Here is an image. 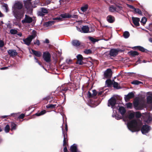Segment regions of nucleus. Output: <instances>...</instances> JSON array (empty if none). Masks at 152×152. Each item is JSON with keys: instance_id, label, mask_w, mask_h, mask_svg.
<instances>
[{"instance_id": "obj_21", "label": "nucleus", "mask_w": 152, "mask_h": 152, "mask_svg": "<svg viewBox=\"0 0 152 152\" xmlns=\"http://www.w3.org/2000/svg\"><path fill=\"white\" fill-rule=\"evenodd\" d=\"M31 51L33 54L37 57H39L42 56V53L40 51H36L33 49L31 50Z\"/></svg>"}, {"instance_id": "obj_36", "label": "nucleus", "mask_w": 152, "mask_h": 152, "mask_svg": "<svg viewBox=\"0 0 152 152\" xmlns=\"http://www.w3.org/2000/svg\"><path fill=\"white\" fill-rule=\"evenodd\" d=\"M56 106V104H48L46 105V107L48 108H55Z\"/></svg>"}, {"instance_id": "obj_50", "label": "nucleus", "mask_w": 152, "mask_h": 152, "mask_svg": "<svg viewBox=\"0 0 152 152\" xmlns=\"http://www.w3.org/2000/svg\"><path fill=\"white\" fill-rule=\"evenodd\" d=\"M66 63L69 64H72V60L70 59H67L66 61Z\"/></svg>"}, {"instance_id": "obj_62", "label": "nucleus", "mask_w": 152, "mask_h": 152, "mask_svg": "<svg viewBox=\"0 0 152 152\" xmlns=\"http://www.w3.org/2000/svg\"><path fill=\"white\" fill-rule=\"evenodd\" d=\"M45 42L46 43H48L49 42V41L48 39H46L45 40Z\"/></svg>"}, {"instance_id": "obj_17", "label": "nucleus", "mask_w": 152, "mask_h": 152, "mask_svg": "<svg viewBox=\"0 0 152 152\" xmlns=\"http://www.w3.org/2000/svg\"><path fill=\"white\" fill-rule=\"evenodd\" d=\"M70 150L72 152H81L77 149V145L74 144L70 147Z\"/></svg>"}, {"instance_id": "obj_15", "label": "nucleus", "mask_w": 152, "mask_h": 152, "mask_svg": "<svg viewBox=\"0 0 152 152\" xmlns=\"http://www.w3.org/2000/svg\"><path fill=\"white\" fill-rule=\"evenodd\" d=\"M132 20L134 24L137 26H139V21H140V19L138 18H135L132 17Z\"/></svg>"}, {"instance_id": "obj_49", "label": "nucleus", "mask_w": 152, "mask_h": 152, "mask_svg": "<svg viewBox=\"0 0 152 152\" xmlns=\"http://www.w3.org/2000/svg\"><path fill=\"white\" fill-rule=\"evenodd\" d=\"M97 92L96 90H93V93H92V97H94L96 96V95L97 94Z\"/></svg>"}, {"instance_id": "obj_12", "label": "nucleus", "mask_w": 152, "mask_h": 152, "mask_svg": "<svg viewBox=\"0 0 152 152\" xmlns=\"http://www.w3.org/2000/svg\"><path fill=\"white\" fill-rule=\"evenodd\" d=\"M145 121L147 123L150 122L152 120V114L150 113H146L145 115Z\"/></svg>"}, {"instance_id": "obj_61", "label": "nucleus", "mask_w": 152, "mask_h": 152, "mask_svg": "<svg viewBox=\"0 0 152 152\" xmlns=\"http://www.w3.org/2000/svg\"><path fill=\"white\" fill-rule=\"evenodd\" d=\"M8 68V67H3L1 68V70H4L5 69H7Z\"/></svg>"}, {"instance_id": "obj_47", "label": "nucleus", "mask_w": 152, "mask_h": 152, "mask_svg": "<svg viewBox=\"0 0 152 152\" xmlns=\"http://www.w3.org/2000/svg\"><path fill=\"white\" fill-rule=\"evenodd\" d=\"M89 39L92 42H95L96 41V39L94 38H93L90 37H89Z\"/></svg>"}, {"instance_id": "obj_1", "label": "nucleus", "mask_w": 152, "mask_h": 152, "mask_svg": "<svg viewBox=\"0 0 152 152\" xmlns=\"http://www.w3.org/2000/svg\"><path fill=\"white\" fill-rule=\"evenodd\" d=\"M134 116L135 112H132L129 113L124 119L125 121L127 122V126L128 129L132 132L139 131L142 125L141 121L137 119L131 120Z\"/></svg>"}, {"instance_id": "obj_46", "label": "nucleus", "mask_w": 152, "mask_h": 152, "mask_svg": "<svg viewBox=\"0 0 152 152\" xmlns=\"http://www.w3.org/2000/svg\"><path fill=\"white\" fill-rule=\"evenodd\" d=\"M77 60H83V57L80 54H79L77 55Z\"/></svg>"}, {"instance_id": "obj_22", "label": "nucleus", "mask_w": 152, "mask_h": 152, "mask_svg": "<svg viewBox=\"0 0 152 152\" xmlns=\"http://www.w3.org/2000/svg\"><path fill=\"white\" fill-rule=\"evenodd\" d=\"M118 107H119L118 109L119 111L122 115H123L126 112L125 108L124 107H120L119 106H118Z\"/></svg>"}, {"instance_id": "obj_32", "label": "nucleus", "mask_w": 152, "mask_h": 152, "mask_svg": "<svg viewBox=\"0 0 152 152\" xmlns=\"http://www.w3.org/2000/svg\"><path fill=\"white\" fill-rule=\"evenodd\" d=\"M109 10L110 12H114L116 11V7L112 5L109 7Z\"/></svg>"}, {"instance_id": "obj_26", "label": "nucleus", "mask_w": 152, "mask_h": 152, "mask_svg": "<svg viewBox=\"0 0 152 152\" xmlns=\"http://www.w3.org/2000/svg\"><path fill=\"white\" fill-rule=\"evenodd\" d=\"M62 133L64 135V140H63V145H66V142L67 140L66 138L65 134H64V129L62 127Z\"/></svg>"}, {"instance_id": "obj_63", "label": "nucleus", "mask_w": 152, "mask_h": 152, "mask_svg": "<svg viewBox=\"0 0 152 152\" xmlns=\"http://www.w3.org/2000/svg\"><path fill=\"white\" fill-rule=\"evenodd\" d=\"M17 34L20 37H21L22 35V34L21 33H19Z\"/></svg>"}, {"instance_id": "obj_38", "label": "nucleus", "mask_w": 152, "mask_h": 152, "mask_svg": "<svg viewBox=\"0 0 152 152\" xmlns=\"http://www.w3.org/2000/svg\"><path fill=\"white\" fill-rule=\"evenodd\" d=\"M10 32L11 34H15L17 33L18 31L15 29H11L10 30Z\"/></svg>"}, {"instance_id": "obj_30", "label": "nucleus", "mask_w": 152, "mask_h": 152, "mask_svg": "<svg viewBox=\"0 0 152 152\" xmlns=\"http://www.w3.org/2000/svg\"><path fill=\"white\" fill-rule=\"evenodd\" d=\"M123 35L125 38L126 39L129 37L130 34L128 31H125L124 32Z\"/></svg>"}, {"instance_id": "obj_6", "label": "nucleus", "mask_w": 152, "mask_h": 152, "mask_svg": "<svg viewBox=\"0 0 152 152\" xmlns=\"http://www.w3.org/2000/svg\"><path fill=\"white\" fill-rule=\"evenodd\" d=\"M77 30L79 31L82 33H87L93 31L94 30L90 31L88 27L86 26H83L81 28L76 26Z\"/></svg>"}, {"instance_id": "obj_23", "label": "nucleus", "mask_w": 152, "mask_h": 152, "mask_svg": "<svg viewBox=\"0 0 152 152\" xmlns=\"http://www.w3.org/2000/svg\"><path fill=\"white\" fill-rule=\"evenodd\" d=\"M72 44L73 46L77 47L80 45V42L77 40H74L72 41Z\"/></svg>"}, {"instance_id": "obj_44", "label": "nucleus", "mask_w": 152, "mask_h": 152, "mask_svg": "<svg viewBox=\"0 0 152 152\" xmlns=\"http://www.w3.org/2000/svg\"><path fill=\"white\" fill-rule=\"evenodd\" d=\"M136 116L137 118H140L141 116L140 113L139 112H136L135 113V116Z\"/></svg>"}, {"instance_id": "obj_24", "label": "nucleus", "mask_w": 152, "mask_h": 152, "mask_svg": "<svg viewBox=\"0 0 152 152\" xmlns=\"http://www.w3.org/2000/svg\"><path fill=\"white\" fill-rule=\"evenodd\" d=\"M114 80H111L110 79H108L106 81V83L108 86H110L112 85H113Z\"/></svg>"}, {"instance_id": "obj_14", "label": "nucleus", "mask_w": 152, "mask_h": 152, "mask_svg": "<svg viewBox=\"0 0 152 152\" xmlns=\"http://www.w3.org/2000/svg\"><path fill=\"white\" fill-rule=\"evenodd\" d=\"M134 96V93L133 92L129 93L127 95L125 96V99L126 101H128L129 99H131Z\"/></svg>"}, {"instance_id": "obj_34", "label": "nucleus", "mask_w": 152, "mask_h": 152, "mask_svg": "<svg viewBox=\"0 0 152 152\" xmlns=\"http://www.w3.org/2000/svg\"><path fill=\"white\" fill-rule=\"evenodd\" d=\"M46 112V111L44 110L39 113H36L35 115L37 116H39L45 114Z\"/></svg>"}, {"instance_id": "obj_43", "label": "nucleus", "mask_w": 152, "mask_h": 152, "mask_svg": "<svg viewBox=\"0 0 152 152\" xmlns=\"http://www.w3.org/2000/svg\"><path fill=\"white\" fill-rule=\"evenodd\" d=\"M126 106L127 108L131 109L132 107V103H128L126 104Z\"/></svg>"}, {"instance_id": "obj_60", "label": "nucleus", "mask_w": 152, "mask_h": 152, "mask_svg": "<svg viewBox=\"0 0 152 152\" xmlns=\"http://www.w3.org/2000/svg\"><path fill=\"white\" fill-rule=\"evenodd\" d=\"M64 152H67V149L66 147H65L64 149Z\"/></svg>"}, {"instance_id": "obj_2", "label": "nucleus", "mask_w": 152, "mask_h": 152, "mask_svg": "<svg viewBox=\"0 0 152 152\" xmlns=\"http://www.w3.org/2000/svg\"><path fill=\"white\" fill-rule=\"evenodd\" d=\"M23 6L22 4L19 1L15 2L14 4L13 13L15 18L17 19L20 20L24 16L25 12Z\"/></svg>"}, {"instance_id": "obj_56", "label": "nucleus", "mask_w": 152, "mask_h": 152, "mask_svg": "<svg viewBox=\"0 0 152 152\" xmlns=\"http://www.w3.org/2000/svg\"><path fill=\"white\" fill-rule=\"evenodd\" d=\"M88 96L89 97L92 96V94L91 92L88 91L87 94Z\"/></svg>"}, {"instance_id": "obj_7", "label": "nucleus", "mask_w": 152, "mask_h": 152, "mask_svg": "<svg viewBox=\"0 0 152 152\" xmlns=\"http://www.w3.org/2000/svg\"><path fill=\"white\" fill-rule=\"evenodd\" d=\"M32 21L33 19L31 17L26 15L24 19L22 20L21 22L23 24L25 23H30L32 22Z\"/></svg>"}, {"instance_id": "obj_58", "label": "nucleus", "mask_w": 152, "mask_h": 152, "mask_svg": "<svg viewBox=\"0 0 152 152\" xmlns=\"http://www.w3.org/2000/svg\"><path fill=\"white\" fill-rule=\"evenodd\" d=\"M117 115H115V119H117V120H119V119H121V118L120 117H118L117 116Z\"/></svg>"}, {"instance_id": "obj_16", "label": "nucleus", "mask_w": 152, "mask_h": 152, "mask_svg": "<svg viewBox=\"0 0 152 152\" xmlns=\"http://www.w3.org/2000/svg\"><path fill=\"white\" fill-rule=\"evenodd\" d=\"M118 50L115 49H112L110 52V55L112 56H116L118 53Z\"/></svg>"}, {"instance_id": "obj_28", "label": "nucleus", "mask_w": 152, "mask_h": 152, "mask_svg": "<svg viewBox=\"0 0 152 152\" xmlns=\"http://www.w3.org/2000/svg\"><path fill=\"white\" fill-rule=\"evenodd\" d=\"M88 4H85L81 8V10L83 12H86L88 9Z\"/></svg>"}, {"instance_id": "obj_64", "label": "nucleus", "mask_w": 152, "mask_h": 152, "mask_svg": "<svg viewBox=\"0 0 152 152\" xmlns=\"http://www.w3.org/2000/svg\"><path fill=\"white\" fill-rule=\"evenodd\" d=\"M4 16V15L3 14H2L1 11H0V17H3Z\"/></svg>"}, {"instance_id": "obj_13", "label": "nucleus", "mask_w": 152, "mask_h": 152, "mask_svg": "<svg viewBox=\"0 0 152 152\" xmlns=\"http://www.w3.org/2000/svg\"><path fill=\"white\" fill-rule=\"evenodd\" d=\"M112 72L110 69H107L104 73V77L106 78H110L111 77Z\"/></svg>"}, {"instance_id": "obj_25", "label": "nucleus", "mask_w": 152, "mask_h": 152, "mask_svg": "<svg viewBox=\"0 0 152 152\" xmlns=\"http://www.w3.org/2000/svg\"><path fill=\"white\" fill-rule=\"evenodd\" d=\"M61 16L63 18H71L72 15L68 13L61 14Z\"/></svg>"}, {"instance_id": "obj_27", "label": "nucleus", "mask_w": 152, "mask_h": 152, "mask_svg": "<svg viewBox=\"0 0 152 152\" xmlns=\"http://www.w3.org/2000/svg\"><path fill=\"white\" fill-rule=\"evenodd\" d=\"M136 49L139 50L140 51L143 52H146L147 50L143 47L140 46H137L135 47Z\"/></svg>"}, {"instance_id": "obj_11", "label": "nucleus", "mask_w": 152, "mask_h": 152, "mask_svg": "<svg viewBox=\"0 0 152 152\" xmlns=\"http://www.w3.org/2000/svg\"><path fill=\"white\" fill-rule=\"evenodd\" d=\"M48 10L46 8H41V11L38 12L37 14L39 16H43L45 15V14L48 13Z\"/></svg>"}, {"instance_id": "obj_57", "label": "nucleus", "mask_w": 152, "mask_h": 152, "mask_svg": "<svg viewBox=\"0 0 152 152\" xmlns=\"http://www.w3.org/2000/svg\"><path fill=\"white\" fill-rule=\"evenodd\" d=\"M71 18H78V16L77 15H73L72 16Z\"/></svg>"}, {"instance_id": "obj_42", "label": "nucleus", "mask_w": 152, "mask_h": 152, "mask_svg": "<svg viewBox=\"0 0 152 152\" xmlns=\"http://www.w3.org/2000/svg\"><path fill=\"white\" fill-rule=\"evenodd\" d=\"M147 21V19L145 17H143L141 20V22L143 24H145Z\"/></svg>"}, {"instance_id": "obj_9", "label": "nucleus", "mask_w": 152, "mask_h": 152, "mask_svg": "<svg viewBox=\"0 0 152 152\" xmlns=\"http://www.w3.org/2000/svg\"><path fill=\"white\" fill-rule=\"evenodd\" d=\"M148 94L149 95L147 97V103L148 104H150L151 105L150 107L151 110L152 109V93L151 92H149L148 93Z\"/></svg>"}, {"instance_id": "obj_5", "label": "nucleus", "mask_w": 152, "mask_h": 152, "mask_svg": "<svg viewBox=\"0 0 152 152\" xmlns=\"http://www.w3.org/2000/svg\"><path fill=\"white\" fill-rule=\"evenodd\" d=\"M116 98L115 97H111L108 100V106L111 107L113 109L115 108V105L117 104H116Z\"/></svg>"}, {"instance_id": "obj_53", "label": "nucleus", "mask_w": 152, "mask_h": 152, "mask_svg": "<svg viewBox=\"0 0 152 152\" xmlns=\"http://www.w3.org/2000/svg\"><path fill=\"white\" fill-rule=\"evenodd\" d=\"M3 7L5 8L6 12H7L8 10V6L7 4H5L3 6Z\"/></svg>"}, {"instance_id": "obj_51", "label": "nucleus", "mask_w": 152, "mask_h": 152, "mask_svg": "<svg viewBox=\"0 0 152 152\" xmlns=\"http://www.w3.org/2000/svg\"><path fill=\"white\" fill-rule=\"evenodd\" d=\"M91 52V51L90 50H87L84 51V53L86 54L90 53Z\"/></svg>"}, {"instance_id": "obj_10", "label": "nucleus", "mask_w": 152, "mask_h": 152, "mask_svg": "<svg viewBox=\"0 0 152 152\" xmlns=\"http://www.w3.org/2000/svg\"><path fill=\"white\" fill-rule=\"evenodd\" d=\"M150 127L145 125H143L141 129V131L143 134H145L147 133L150 130Z\"/></svg>"}, {"instance_id": "obj_55", "label": "nucleus", "mask_w": 152, "mask_h": 152, "mask_svg": "<svg viewBox=\"0 0 152 152\" xmlns=\"http://www.w3.org/2000/svg\"><path fill=\"white\" fill-rule=\"evenodd\" d=\"M4 45V43L2 41H0V47H2Z\"/></svg>"}, {"instance_id": "obj_40", "label": "nucleus", "mask_w": 152, "mask_h": 152, "mask_svg": "<svg viewBox=\"0 0 152 152\" xmlns=\"http://www.w3.org/2000/svg\"><path fill=\"white\" fill-rule=\"evenodd\" d=\"M122 7L120 6H117L116 7L115 12H119L122 10Z\"/></svg>"}, {"instance_id": "obj_41", "label": "nucleus", "mask_w": 152, "mask_h": 152, "mask_svg": "<svg viewBox=\"0 0 152 152\" xmlns=\"http://www.w3.org/2000/svg\"><path fill=\"white\" fill-rule=\"evenodd\" d=\"M10 129V126L9 125L7 124L5 128V131L6 132H9Z\"/></svg>"}, {"instance_id": "obj_45", "label": "nucleus", "mask_w": 152, "mask_h": 152, "mask_svg": "<svg viewBox=\"0 0 152 152\" xmlns=\"http://www.w3.org/2000/svg\"><path fill=\"white\" fill-rule=\"evenodd\" d=\"M34 45L39 46L40 45V42L39 40L37 39L34 42Z\"/></svg>"}, {"instance_id": "obj_8", "label": "nucleus", "mask_w": 152, "mask_h": 152, "mask_svg": "<svg viewBox=\"0 0 152 152\" xmlns=\"http://www.w3.org/2000/svg\"><path fill=\"white\" fill-rule=\"evenodd\" d=\"M43 58L44 60L47 62H50L51 61V56L49 52H44L43 53Z\"/></svg>"}, {"instance_id": "obj_52", "label": "nucleus", "mask_w": 152, "mask_h": 152, "mask_svg": "<svg viewBox=\"0 0 152 152\" xmlns=\"http://www.w3.org/2000/svg\"><path fill=\"white\" fill-rule=\"evenodd\" d=\"M127 7H128L130 8V9H133L134 10L135 9V8H134L133 6H132L131 5H129L128 4H127Z\"/></svg>"}, {"instance_id": "obj_20", "label": "nucleus", "mask_w": 152, "mask_h": 152, "mask_svg": "<svg viewBox=\"0 0 152 152\" xmlns=\"http://www.w3.org/2000/svg\"><path fill=\"white\" fill-rule=\"evenodd\" d=\"M9 54L11 56L17 55V53L15 50H9L8 51Z\"/></svg>"}, {"instance_id": "obj_19", "label": "nucleus", "mask_w": 152, "mask_h": 152, "mask_svg": "<svg viewBox=\"0 0 152 152\" xmlns=\"http://www.w3.org/2000/svg\"><path fill=\"white\" fill-rule=\"evenodd\" d=\"M24 5L26 8L27 9H30L32 7L30 1H25L24 2Z\"/></svg>"}, {"instance_id": "obj_54", "label": "nucleus", "mask_w": 152, "mask_h": 152, "mask_svg": "<svg viewBox=\"0 0 152 152\" xmlns=\"http://www.w3.org/2000/svg\"><path fill=\"white\" fill-rule=\"evenodd\" d=\"M25 116V115L23 114H21L20 116H19L18 118H23Z\"/></svg>"}, {"instance_id": "obj_3", "label": "nucleus", "mask_w": 152, "mask_h": 152, "mask_svg": "<svg viewBox=\"0 0 152 152\" xmlns=\"http://www.w3.org/2000/svg\"><path fill=\"white\" fill-rule=\"evenodd\" d=\"M133 105L134 108L136 110H142L145 107V101L141 102L140 101V98H136L134 102Z\"/></svg>"}, {"instance_id": "obj_37", "label": "nucleus", "mask_w": 152, "mask_h": 152, "mask_svg": "<svg viewBox=\"0 0 152 152\" xmlns=\"http://www.w3.org/2000/svg\"><path fill=\"white\" fill-rule=\"evenodd\" d=\"M134 10L136 13H138L140 15H142V13L141 11L139 9H136L135 8Z\"/></svg>"}, {"instance_id": "obj_39", "label": "nucleus", "mask_w": 152, "mask_h": 152, "mask_svg": "<svg viewBox=\"0 0 152 152\" xmlns=\"http://www.w3.org/2000/svg\"><path fill=\"white\" fill-rule=\"evenodd\" d=\"M131 55L133 56H137L138 55V53L136 51H132L130 52Z\"/></svg>"}, {"instance_id": "obj_31", "label": "nucleus", "mask_w": 152, "mask_h": 152, "mask_svg": "<svg viewBox=\"0 0 152 152\" xmlns=\"http://www.w3.org/2000/svg\"><path fill=\"white\" fill-rule=\"evenodd\" d=\"M53 24V21H49L45 23L44 24V25L46 27H48L51 26Z\"/></svg>"}, {"instance_id": "obj_59", "label": "nucleus", "mask_w": 152, "mask_h": 152, "mask_svg": "<svg viewBox=\"0 0 152 152\" xmlns=\"http://www.w3.org/2000/svg\"><path fill=\"white\" fill-rule=\"evenodd\" d=\"M103 93L102 91H101L99 92H98L97 93V94H98V95L100 96L102 94V93Z\"/></svg>"}, {"instance_id": "obj_48", "label": "nucleus", "mask_w": 152, "mask_h": 152, "mask_svg": "<svg viewBox=\"0 0 152 152\" xmlns=\"http://www.w3.org/2000/svg\"><path fill=\"white\" fill-rule=\"evenodd\" d=\"M82 60H77V63L80 65H82L83 63V62L82 61Z\"/></svg>"}, {"instance_id": "obj_29", "label": "nucleus", "mask_w": 152, "mask_h": 152, "mask_svg": "<svg viewBox=\"0 0 152 152\" xmlns=\"http://www.w3.org/2000/svg\"><path fill=\"white\" fill-rule=\"evenodd\" d=\"M113 87L116 89H118L121 88L120 86L119 85L118 83L117 82H115L114 81L113 82Z\"/></svg>"}, {"instance_id": "obj_33", "label": "nucleus", "mask_w": 152, "mask_h": 152, "mask_svg": "<svg viewBox=\"0 0 152 152\" xmlns=\"http://www.w3.org/2000/svg\"><path fill=\"white\" fill-rule=\"evenodd\" d=\"M11 130L12 131L15 130L16 129V125L14 123H12L11 126Z\"/></svg>"}, {"instance_id": "obj_4", "label": "nucleus", "mask_w": 152, "mask_h": 152, "mask_svg": "<svg viewBox=\"0 0 152 152\" xmlns=\"http://www.w3.org/2000/svg\"><path fill=\"white\" fill-rule=\"evenodd\" d=\"M36 32L35 31H32V34L31 35L28 36L25 39H23V41L24 43L28 46L29 45L32 40L34 39L36 36Z\"/></svg>"}, {"instance_id": "obj_35", "label": "nucleus", "mask_w": 152, "mask_h": 152, "mask_svg": "<svg viewBox=\"0 0 152 152\" xmlns=\"http://www.w3.org/2000/svg\"><path fill=\"white\" fill-rule=\"evenodd\" d=\"M142 83L141 82L136 80H134L131 82L132 84L134 85H138Z\"/></svg>"}, {"instance_id": "obj_18", "label": "nucleus", "mask_w": 152, "mask_h": 152, "mask_svg": "<svg viewBox=\"0 0 152 152\" xmlns=\"http://www.w3.org/2000/svg\"><path fill=\"white\" fill-rule=\"evenodd\" d=\"M107 21L110 23H113L115 21L114 17L111 15H108L107 18Z\"/></svg>"}]
</instances>
